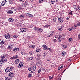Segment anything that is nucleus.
Segmentation results:
<instances>
[{
  "label": "nucleus",
  "mask_w": 80,
  "mask_h": 80,
  "mask_svg": "<svg viewBox=\"0 0 80 80\" xmlns=\"http://www.w3.org/2000/svg\"><path fill=\"white\" fill-rule=\"evenodd\" d=\"M10 72V71H7V70H5V72H6V73H7V72Z\"/></svg>",
  "instance_id": "58"
},
{
  "label": "nucleus",
  "mask_w": 80,
  "mask_h": 80,
  "mask_svg": "<svg viewBox=\"0 0 80 80\" xmlns=\"http://www.w3.org/2000/svg\"><path fill=\"white\" fill-rule=\"evenodd\" d=\"M53 35V32H49V33L48 34V37H52Z\"/></svg>",
  "instance_id": "13"
},
{
  "label": "nucleus",
  "mask_w": 80,
  "mask_h": 80,
  "mask_svg": "<svg viewBox=\"0 0 80 80\" xmlns=\"http://www.w3.org/2000/svg\"><path fill=\"white\" fill-rule=\"evenodd\" d=\"M26 15H28L29 17H32V15L31 14H29V13H27L26 14Z\"/></svg>",
  "instance_id": "35"
},
{
  "label": "nucleus",
  "mask_w": 80,
  "mask_h": 80,
  "mask_svg": "<svg viewBox=\"0 0 80 80\" xmlns=\"http://www.w3.org/2000/svg\"><path fill=\"white\" fill-rule=\"evenodd\" d=\"M6 57H7V54L4 53L1 56V58H2V59H4V58H5Z\"/></svg>",
  "instance_id": "8"
},
{
  "label": "nucleus",
  "mask_w": 80,
  "mask_h": 80,
  "mask_svg": "<svg viewBox=\"0 0 80 80\" xmlns=\"http://www.w3.org/2000/svg\"><path fill=\"white\" fill-rule=\"evenodd\" d=\"M21 23L20 22H18L17 23V25H18V27H20L21 26Z\"/></svg>",
  "instance_id": "23"
},
{
  "label": "nucleus",
  "mask_w": 80,
  "mask_h": 80,
  "mask_svg": "<svg viewBox=\"0 0 80 80\" xmlns=\"http://www.w3.org/2000/svg\"><path fill=\"white\" fill-rule=\"evenodd\" d=\"M9 74L10 77H11V78L13 77V76H14L15 75L13 72H10Z\"/></svg>",
  "instance_id": "10"
},
{
  "label": "nucleus",
  "mask_w": 80,
  "mask_h": 80,
  "mask_svg": "<svg viewBox=\"0 0 80 80\" xmlns=\"http://www.w3.org/2000/svg\"><path fill=\"white\" fill-rule=\"evenodd\" d=\"M13 51L14 52H18L19 51V48H16L13 50Z\"/></svg>",
  "instance_id": "18"
},
{
  "label": "nucleus",
  "mask_w": 80,
  "mask_h": 80,
  "mask_svg": "<svg viewBox=\"0 0 80 80\" xmlns=\"http://www.w3.org/2000/svg\"><path fill=\"white\" fill-rule=\"evenodd\" d=\"M8 80H12V78L10 77H8Z\"/></svg>",
  "instance_id": "53"
},
{
  "label": "nucleus",
  "mask_w": 80,
  "mask_h": 80,
  "mask_svg": "<svg viewBox=\"0 0 80 80\" xmlns=\"http://www.w3.org/2000/svg\"><path fill=\"white\" fill-rule=\"evenodd\" d=\"M11 10H13L14 11H16V8L14 7H12L11 8Z\"/></svg>",
  "instance_id": "27"
},
{
  "label": "nucleus",
  "mask_w": 80,
  "mask_h": 80,
  "mask_svg": "<svg viewBox=\"0 0 80 80\" xmlns=\"http://www.w3.org/2000/svg\"><path fill=\"white\" fill-rule=\"evenodd\" d=\"M27 5H28V2L25 1L24 3H22V7H25Z\"/></svg>",
  "instance_id": "4"
},
{
  "label": "nucleus",
  "mask_w": 80,
  "mask_h": 80,
  "mask_svg": "<svg viewBox=\"0 0 80 80\" xmlns=\"http://www.w3.org/2000/svg\"><path fill=\"white\" fill-rule=\"evenodd\" d=\"M24 53H24V52H21V54H22V55H24Z\"/></svg>",
  "instance_id": "63"
},
{
  "label": "nucleus",
  "mask_w": 80,
  "mask_h": 80,
  "mask_svg": "<svg viewBox=\"0 0 80 80\" xmlns=\"http://www.w3.org/2000/svg\"><path fill=\"white\" fill-rule=\"evenodd\" d=\"M58 35H57L55 36V38H58Z\"/></svg>",
  "instance_id": "61"
},
{
  "label": "nucleus",
  "mask_w": 80,
  "mask_h": 80,
  "mask_svg": "<svg viewBox=\"0 0 80 80\" xmlns=\"http://www.w3.org/2000/svg\"><path fill=\"white\" fill-rule=\"evenodd\" d=\"M73 29H74L73 27H71L70 28L68 29V30H69V31H72Z\"/></svg>",
  "instance_id": "26"
},
{
  "label": "nucleus",
  "mask_w": 80,
  "mask_h": 80,
  "mask_svg": "<svg viewBox=\"0 0 80 80\" xmlns=\"http://www.w3.org/2000/svg\"><path fill=\"white\" fill-rule=\"evenodd\" d=\"M9 22H13L14 21V19L12 18H10L9 19Z\"/></svg>",
  "instance_id": "16"
},
{
  "label": "nucleus",
  "mask_w": 80,
  "mask_h": 80,
  "mask_svg": "<svg viewBox=\"0 0 80 80\" xmlns=\"http://www.w3.org/2000/svg\"><path fill=\"white\" fill-rule=\"evenodd\" d=\"M23 62H21L19 63V65L18 66V68H21V67H23Z\"/></svg>",
  "instance_id": "6"
},
{
  "label": "nucleus",
  "mask_w": 80,
  "mask_h": 80,
  "mask_svg": "<svg viewBox=\"0 0 80 80\" xmlns=\"http://www.w3.org/2000/svg\"><path fill=\"white\" fill-rule=\"evenodd\" d=\"M50 25H48V24H47L45 26H44V28H48V27H50Z\"/></svg>",
  "instance_id": "40"
},
{
  "label": "nucleus",
  "mask_w": 80,
  "mask_h": 80,
  "mask_svg": "<svg viewBox=\"0 0 80 80\" xmlns=\"http://www.w3.org/2000/svg\"><path fill=\"white\" fill-rule=\"evenodd\" d=\"M63 35H60L58 37V42H61L63 40Z\"/></svg>",
  "instance_id": "1"
},
{
  "label": "nucleus",
  "mask_w": 80,
  "mask_h": 80,
  "mask_svg": "<svg viewBox=\"0 0 80 80\" xmlns=\"http://www.w3.org/2000/svg\"><path fill=\"white\" fill-rule=\"evenodd\" d=\"M44 69L43 68H40L39 70H44Z\"/></svg>",
  "instance_id": "46"
},
{
  "label": "nucleus",
  "mask_w": 80,
  "mask_h": 80,
  "mask_svg": "<svg viewBox=\"0 0 80 80\" xmlns=\"http://www.w3.org/2000/svg\"><path fill=\"white\" fill-rule=\"evenodd\" d=\"M10 59H11V60H13V59H14V57H12L11 58H10Z\"/></svg>",
  "instance_id": "56"
},
{
  "label": "nucleus",
  "mask_w": 80,
  "mask_h": 80,
  "mask_svg": "<svg viewBox=\"0 0 80 80\" xmlns=\"http://www.w3.org/2000/svg\"><path fill=\"white\" fill-rule=\"evenodd\" d=\"M32 77V74H29L28 76V78H30V77Z\"/></svg>",
  "instance_id": "52"
},
{
  "label": "nucleus",
  "mask_w": 80,
  "mask_h": 80,
  "mask_svg": "<svg viewBox=\"0 0 80 80\" xmlns=\"http://www.w3.org/2000/svg\"><path fill=\"white\" fill-rule=\"evenodd\" d=\"M13 57L14 58V59H16V58H18V55L14 56Z\"/></svg>",
  "instance_id": "41"
},
{
  "label": "nucleus",
  "mask_w": 80,
  "mask_h": 80,
  "mask_svg": "<svg viewBox=\"0 0 80 80\" xmlns=\"http://www.w3.org/2000/svg\"><path fill=\"white\" fill-rule=\"evenodd\" d=\"M18 0V1H19V2H23L25 0Z\"/></svg>",
  "instance_id": "45"
},
{
  "label": "nucleus",
  "mask_w": 80,
  "mask_h": 80,
  "mask_svg": "<svg viewBox=\"0 0 80 80\" xmlns=\"http://www.w3.org/2000/svg\"><path fill=\"white\" fill-rule=\"evenodd\" d=\"M37 56H38V57H40L41 55L40 53H38L37 54Z\"/></svg>",
  "instance_id": "55"
},
{
  "label": "nucleus",
  "mask_w": 80,
  "mask_h": 80,
  "mask_svg": "<svg viewBox=\"0 0 80 80\" xmlns=\"http://www.w3.org/2000/svg\"><path fill=\"white\" fill-rule=\"evenodd\" d=\"M78 23H77V25L78 27H80V21H78Z\"/></svg>",
  "instance_id": "38"
},
{
  "label": "nucleus",
  "mask_w": 80,
  "mask_h": 80,
  "mask_svg": "<svg viewBox=\"0 0 80 80\" xmlns=\"http://www.w3.org/2000/svg\"><path fill=\"white\" fill-rule=\"evenodd\" d=\"M36 65H40V64H39V62H37L36 63Z\"/></svg>",
  "instance_id": "60"
},
{
  "label": "nucleus",
  "mask_w": 80,
  "mask_h": 80,
  "mask_svg": "<svg viewBox=\"0 0 80 80\" xmlns=\"http://www.w3.org/2000/svg\"><path fill=\"white\" fill-rule=\"evenodd\" d=\"M29 55H33V52L32 51H31L29 53Z\"/></svg>",
  "instance_id": "39"
},
{
  "label": "nucleus",
  "mask_w": 80,
  "mask_h": 80,
  "mask_svg": "<svg viewBox=\"0 0 80 80\" xmlns=\"http://www.w3.org/2000/svg\"><path fill=\"white\" fill-rule=\"evenodd\" d=\"M20 31L21 32H27V29L21 28L20 29Z\"/></svg>",
  "instance_id": "7"
},
{
  "label": "nucleus",
  "mask_w": 80,
  "mask_h": 80,
  "mask_svg": "<svg viewBox=\"0 0 80 80\" xmlns=\"http://www.w3.org/2000/svg\"><path fill=\"white\" fill-rule=\"evenodd\" d=\"M5 37L6 39L8 40V39L10 38V34H6Z\"/></svg>",
  "instance_id": "9"
},
{
  "label": "nucleus",
  "mask_w": 80,
  "mask_h": 80,
  "mask_svg": "<svg viewBox=\"0 0 80 80\" xmlns=\"http://www.w3.org/2000/svg\"><path fill=\"white\" fill-rule=\"evenodd\" d=\"M58 22L60 23H62L63 21V19L62 17H59L58 18Z\"/></svg>",
  "instance_id": "3"
},
{
  "label": "nucleus",
  "mask_w": 80,
  "mask_h": 80,
  "mask_svg": "<svg viewBox=\"0 0 80 80\" xmlns=\"http://www.w3.org/2000/svg\"><path fill=\"white\" fill-rule=\"evenodd\" d=\"M20 62V60L19 59H16L15 60V63L16 64H18Z\"/></svg>",
  "instance_id": "14"
},
{
  "label": "nucleus",
  "mask_w": 80,
  "mask_h": 80,
  "mask_svg": "<svg viewBox=\"0 0 80 80\" xmlns=\"http://www.w3.org/2000/svg\"><path fill=\"white\" fill-rule=\"evenodd\" d=\"M7 3V0H5L4 1L2 2L1 3L2 6H4L5 5V3Z\"/></svg>",
  "instance_id": "15"
},
{
  "label": "nucleus",
  "mask_w": 80,
  "mask_h": 80,
  "mask_svg": "<svg viewBox=\"0 0 80 80\" xmlns=\"http://www.w3.org/2000/svg\"><path fill=\"white\" fill-rule=\"evenodd\" d=\"M13 48V45L10 44L8 46V48H9V49H12V48Z\"/></svg>",
  "instance_id": "12"
},
{
  "label": "nucleus",
  "mask_w": 80,
  "mask_h": 80,
  "mask_svg": "<svg viewBox=\"0 0 80 80\" xmlns=\"http://www.w3.org/2000/svg\"><path fill=\"white\" fill-rule=\"evenodd\" d=\"M50 60H51V58H49V59H48V62L50 61Z\"/></svg>",
  "instance_id": "62"
},
{
  "label": "nucleus",
  "mask_w": 80,
  "mask_h": 80,
  "mask_svg": "<svg viewBox=\"0 0 80 80\" xmlns=\"http://www.w3.org/2000/svg\"><path fill=\"white\" fill-rule=\"evenodd\" d=\"M7 61V59L6 58L5 59H2L0 60V62H2L3 63L6 62Z\"/></svg>",
  "instance_id": "11"
},
{
  "label": "nucleus",
  "mask_w": 80,
  "mask_h": 80,
  "mask_svg": "<svg viewBox=\"0 0 80 80\" xmlns=\"http://www.w3.org/2000/svg\"><path fill=\"white\" fill-rule=\"evenodd\" d=\"M20 10V8H16V11L17 10Z\"/></svg>",
  "instance_id": "51"
},
{
  "label": "nucleus",
  "mask_w": 80,
  "mask_h": 80,
  "mask_svg": "<svg viewBox=\"0 0 80 80\" xmlns=\"http://www.w3.org/2000/svg\"><path fill=\"white\" fill-rule=\"evenodd\" d=\"M13 37L15 38H17L18 37V36L17 35H14Z\"/></svg>",
  "instance_id": "44"
},
{
  "label": "nucleus",
  "mask_w": 80,
  "mask_h": 80,
  "mask_svg": "<svg viewBox=\"0 0 80 80\" xmlns=\"http://www.w3.org/2000/svg\"><path fill=\"white\" fill-rule=\"evenodd\" d=\"M51 1L52 4H54V3H55V0H51Z\"/></svg>",
  "instance_id": "42"
},
{
  "label": "nucleus",
  "mask_w": 80,
  "mask_h": 80,
  "mask_svg": "<svg viewBox=\"0 0 80 80\" xmlns=\"http://www.w3.org/2000/svg\"><path fill=\"white\" fill-rule=\"evenodd\" d=\"M56 20H57V19H56V18H54L53 19V21L54 22H56Z\"/></svg>",
  "instance_id": "50"
},
{
  "label": "nucleus",
  "mask_w": 80,
  "mask_h": 80,
  "mask_svg": "<svg viewBox=\"0 0 80 80\" xmlns=\"http://www.w3.org/2000/svg\"><path fill=\"white\" fill-rule=\"evenodd\" d=\"M75 10H78L79 9V7L78 6H76L75 5H73V7Z\"/></svg>",
  "instance_id": "5"
},
{
  "label": "nucleus",
  "mask_w": 80,
  "mask_h": 80,
  "mask_svg": "<svg viewBox=\"0 0 80 80\" xmlns=\"http://www.w3.org/2000/svg\"><path fill=\"white\" fill-rule=\"evenodd\" d=\"M7 13L8 14H12L13 13V11L11 10H8Z\"/></svg>",
  "instance_id": "17"
},
{
  "label": "nucleus",
  "mask_w": 80,
  "mask_h": 80,
  "mask_svg": "<svg viewBox=\"0 0 80 80\" xmlns=\"http://www.w3.org/2000/svg\"><path fill=\"white\" fill-rule=\"evenodd\" d=\"M63 68V65H62L61 67L58 68V70H60V69H62V68Z\"/></svg>",
  "instance_id": "29"
},
{
  "label": "nucleus",
  "mask_w": 80,
  "mask_h": 80,
  "mask_svg": "<svg viewBox=\"0 0 80 80\" xmlns=\"http://www.w3.org/2000/svg\"><path fill=\"white\" fill-rule=\"evenodd\" d=\"M28 70H33V67H29Z\"/></svg>",
  "instance_id": "36"
},
{
  "label": "nucleus",
  "mask_w": 80,
  "mask_h": 80,
  "mask_svg": "<svg viewBox=\"0 0 80 80\" xmlns=\"http://www.w3.org/2000/svg\"><path fill=\"white\" fill-rule=\"evenodd\" d=\"M38 31V32H40L41 33V32H43V29H42V28H39V29Z\"/></svg>",
  "instance_id": "28"
},
{
  "label": "nucleus",
  "mask_w": 80,
  "mask_h": 80,
  "mask_svg": "<svg viewBox=\"0 0 80 80\" xmlns=\"http://www.w3.org/2000/svg\"><path fill=\"white\" fill-rule=\"evenodd\" d=\"M78 40H80V37H78Z\"/></svg>",
  "instance_id": "64"
},
{
  "label": "nucleus",
  "mask_w": 80,
  "mask_h": 80,
  "mask_svg": "<svg viewBox=\"0 0 80 80\" xmlns=\"http://www.w3.org/2000/svg\"><path fill=\"white\" fill-rule=\"evenodd\" d=\"M73 40V39H72L71 38H69L68 39V41L69 42H72Z\"/></svg>",
  "instance_id": "24"
},
{
  "label": "nucleus",
  "mask_w": 80,
  "mask_h": 80,
  "mask_svg": "<svg viewBox=\"0 0 80 80\" xmlns=\"http://www.w3.org/2000/svg\"><path fill=\"white\" fill-rule=\"evenodd\" d=\"M14 70V68L12 66L11 67H8L6 69V70Z\"/></svg>",
  "instance_id": "2"
},
{
  "label": "nucleus",
  "mask_w": 80,
  "mask_h": 80,
  "mask_svg": "<svg viewBox=\"0 0 80 80\" xmlns=\"http://www.w3.org/2000/svg\"><path fill=\"white\" fill-rule=\"evenodd\" d=\"M28 58L29 60H33V58L32 57H28Z\"/></svg>",
  "instance_id": "33"
},
{
  "label": "nucleus",
  "mask_w": 80,
  "mask_h": 80,
  "mask_svg": "<svg viewBox=\"0 0 80 80\" xmlns=\"http://www.w3.org/2000/svg\"><path fill=\"white\" fill-rule=\"evenodd\" d=\"M9 4H12L13 3V0H9Z\"/></svg>",
  "instance_id": "30"
},
{
  "label": "nucleus",
  "mask_w": 80,
  "mask_h": 80,
  "mask_svg": "<svg viewBox=\"0 0 80 80\" xmlns=\"http://www.w3.org/2000/svg\"><path fill=\"white\" fill-rule=\"evenodd\" d=\"M39 63L40 65L42 64V61H41L39 62Z\"/></svg>",
  "instance_id": "47"
},
{
  "label": "nucleus",
  "mask_w": 80,
  "mask_h": 80,
  "mask_svg": "<svg viewBox=\"0 0 80 80\" xmlns=\"http://www.w3.org/2000/svg\"><path fill=\"white\" fill-rule=\"evenodd\" d=\"M35 45H31L29 46V48H35Z\"/></svg>",
  "instance_id": "34"
},
{
  "label": "nucleus",
  "mask_w": 80,
  "mask_h": 80,
  "mask_svg": "<svg viewBox=\"0 0 80 80\" xmlns=\"http://www.w3.org/2000/svg\"><path fill=\"white\" fill-rule=\"evenodd\" d=\"M5 42H6L5 41H1L0 42V45H3Z\"/></svg>",
  "instance_id": "31"
},
{
  "label": "nucleus",
  "mask_w": 80,
  "mask_h": 80,
  "mask_svg": "<svg viewBox=\"0 0 80 80\" xmlns=\"http://www.w3.org/2000/svg\"><path fill=\"white\" fill-rule=\"evenodd\" d=\"M28 56V54H27V53H26L25 54V55L24 56V58H26V57H27Z\"/></svg>",
  "instance_id": "49"
},
{
  "label": "nucleus",
  "mask_w": 80,
  "mask_h": 80,
  "mask_svg": "<svg viewBox=\"0 0 80 80\" xmlns=\"http://www.w3.org/2000/svg\"><path fill=\"white\" fill-rule=\"evenodd\" d=\"M43 1H44V0H39V2L40 3H42V2H43Z\"/></svg>",
  "instance_id": "48"
},
{
  "label": "nucleus",
  "mask_w": 80,
  "mask_h": 80,
  "mask_svg": "<svg viewBox=\"0 0 80 80\" xmlns=\"http://www.w3.org/2000/svg\"><path fill=\"white\" fill-rule=\"evenodd\" d=\"M25 18V16L23 15H20L19 16V18Z\"/></svg>",
  "instance_id": "32"
},
{
  "label": "nucleus",
  "mask_w": 80,
  "mask_h": 80,
  "mask_svg": "<svg viewBox=\"0 0 80 80\" xmlns=\"http://www.w3.org/2000/svg\"><path fill=\"white\" fill-rule=\"evenodd\" d=\"M39 29V28H34L33 29L36 32H38V31Z\"/></svg>",
  "instance_id": "22"
},
{
  "label": "nucleus",
  "mask_w": 80,
  "mask_h": 80,
  "mask_svg": "<svg viewBox=\"0 0 80 80\" xmlns=\"http://www.w3.org/2000/svg\"><path fill=\"white\" fill-rule=\"evenodd\" d=\"M40 60V58H37L36 59V60L38 61V60Z\"/></svg>",
  "instance_id": "54"
},
{
  "label": "nucleus",
  "mask_w": 80,
  "mask_h": 80,
  "mask_svg": "<svg viewBox=\"0 0 80 80\" xmlns=\"http://www.w3.org/2000/svg\"><path fill=\"white\" fill-rule=\"evenodd\" d=\"M41 51V49L39 48H37L36 50V52H40Z\"/></svg>",
  "instance_id": "19"
},
{
  "label": "nucleus",
  "mask_w": 80,
  "mask_h": 80,
  "mask_svg": "<svg viewBox=\"0 0 80 80\" xmlns=\"http://www.w3.org/2000/svg\"><path fill=\"white\" fill-rule=\"evenodd\" d=\"M65 54H66V52H62V57H65Z\"/></svg>",
  "instance_id": "25"
},
{
  "label": "nucleus",
  "mask_w": 80,
  "mask_h": 80,
  "mask_svg": "<svg viewBox=\"0 0 80 80\" xmlns=\"http://www.w3.org/2000/svg\"><path fill=\"white\" fill-rule=\"evenodd\" d=\"M53 41L54 42H57V41L56 39H53Z\"/></svg>",
  "instance_id": "57"
},
{
  "label": "nucleus",
  "mask_w": 80,
  "mask_h": 80,
  "mask_svg": "<svg viewBox=\"0 0 80 80\" xmlns=\"http://www.w3.org/2000/svg\"><path fill=\"white\" fill-rule=\"evenodd\" d=\"M68 13L69 14V15H73V13H72V11L69 12Z\"/></svg>",
  "instance_id": "43"
},
{
  "label": "nucleus",
  "mask_w": 80,
  "mask_h": 80,
  "mask_svg": "<svg viewBox=\"0 0 80 80\" xmlns=\"http://www.w3.org/2000/svg\"><path fill=\"white\" fill-rule=\"evenodd\" d=\"M42 47L44 50H47V47L45 45H42Z\"/></svg>",
  "instance_id": "21"
},
{
  "label": "nucleus",
  "mask_w": 80,
  "mask_h": 80,
  "mask_svg": "<svg viewBox=\"0 0 80 80\" xmlns=\"http://www.w3.org/2000/svg\"><path fill=\"white\" fill-rule=\"evenodd\" d=\"M32 70H37V69H36V66H34L32 67Z\"/></svg>",
  "instance_id": "37"
},
{
  "label": "nucleus",
  "mask_w": 80,
  "mask_h": 80,
  "mask_svg": "<svg viewBox=\"0 0 80 80\" xmlns=\"http://www.w3.org/2000/svg\"><path fill=\"white\" fill-rule=\"evenodd\" d=\"M58 29L59 30V31H62L63 30V29H62V27L59 26L58 27Z\"/></svg>",
  "instance_id": "20"
},
{
  "label": "nucleus",
  "mask_w": 80,
  "mask_h": 80,
  "mask_svg": "<svg viewBox=\"0 0 80 80\" xmlns=\"http://www.w3.org/2000/svg\"><path fill=\"white\" fill-rule=\"evenodd\" d=\"M5 80H8V77H6L5 78Z\"/></svg>",
  "instance_id": "59"
}]
</instances>
